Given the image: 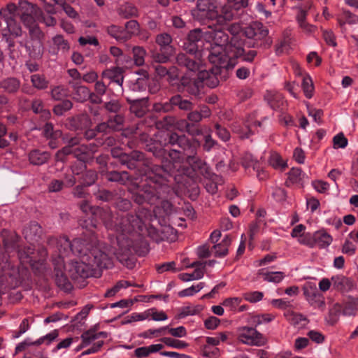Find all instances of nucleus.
Returning a JSON list of instances; mask_svg holds the SVG:
<instances>
[{"label":"nucleus","mask_w":358,"mask_h":358,"mask_svg":"<svg viewBox=\"0 0 358 358\" xmlns=\"http://www.w3.org/2000/svg\"><path fill=\"white\" fill-rule=\"evenodd\" d=\"M170 103L173 106H178L180 110H190L194 106L190 101L182 99L180 95H176L171 97Z\"/></svg>","instance_id":"nucleus-30"},{"label":"nucleus","mask_w":358,"mask_h":358,"mask_svg":"<svg viewBox=\"0 0 358 358\" xmlns=\"http://www.w3.org/2000/svg\"><path fill=\"white\" fill-rule=\"evenodd\" d=\"M259 274L262 275L264 280L273 283H279L285 276L284 273L281 271L264 272L261 270L259 271Z\"/></svg>","instance_id":"nucleus-32"},{"label":"nucleus","mask_w":358,"mask_h":358,"mask_svg":"<svg viewBox=\"0 0 358 358\" xmlns=\"http://www.w3.org/2000/svg\"><path fill=\"white\" fill-rule=\"evenodd\" d=\"M58 331L57 330H53L50 333L35 341V343L37 344V346L43 343L49 345L58 336Z\"/></svg>","instance_id":"nucleus-51"},{"label":"nucleus","mask_w":358,"mask_h":358,"mask_svg":"<svg viewBox=\"0 0 358 358\" xmlns=\"http://www.w3.org/2000/svg\"><path fill=\"white\" fill-rule=\"evenodd\" d=\"M0 87L8 93H15L20 87V81L13 77L6 78L0 83Z\"/></svg>","instance_id":"nucleus-26"},{"label":"nucleus","mask_w":358,"mask_h":358,"mask_svg":"<svg viewBox=\"0 0 358 358\" xmlns=\"http://www.w3.org/2000/svg\"><path fill=\"white\" fill-rule=\"evenodd\" d=\"M6 22L7 24V27L12 35L16 37L20 36L22 35V28L13 18L6 20Z\"/></svg>","instance_id":"nucleus-49"},{"label":"nucleus","mask_w":358,"mask_h":358,"mask_svg":"<svg viewBox=\"0 0 358 358\" xmlns=\"http://www.w3.org/2000/svg\"><path fill=\"white\" fill-rule=\"evenodd\" d=\"M22 8L20 16L24 25L28 29L37 25L36 19L41 14V10L27 1L22 3Z\"/></svg>","instance_id":"nucleus-10"},{"label":"nucleus","mask_w":358,"mask_h":358,"mask_svg":"<svg viewBox=\"0 0 358 358\" xmlns=\"http://www.w3.org/2000/svg\"><path fill=\"white\" fill-rule=\"evenodd\" d=\"M231 238L227 235L222 241L213 246L214 255L217 257H223L228 254V248L231 243Z\"/></svg>","instance_id":"nucleus-27"},{"label":"nucleus","mask_w":358,"mask_h":358,"mask_svg":"<svg viewBox=\"0 0 358 358\" xmlns=\"http://www.w3.org/2000/svg\"><path fill=\"white\" fill-rule=\"evenodd\" d=\"M29 35L32 40L36 41L38 43V56H42V39L44 37V34L43 31L40 29L39 27L37 25L29 28Z\"/></svg>","instance_id":"nucleus-28"},{"label":"nucleus","mask_w":358,"mask_h":358,"mask_svg":"<svg viewBox=\"0 0 358 358\" xmlns=\"http://www.w3.org/2000/svg\"><path fill=\"white\" fill-rule=\"evenodd\" d=\"M284 316L287 320L294 326L304 325L308 319L303 315L294 312L292 310H287L285 312Z\"/></svg>","instance_id":"nucleus-25"},{"label":"nucleus","mask_w":358,"mask_h":358,"mask_svg":"<svg viewBox=\"0 0 358 358\" xmlns=\"http://www.w3.org/2000/svg\"><path fill=\"white\" fill-rule=\"evenodd\" d=\"M205 38L211 41V45L225 47L228 45H233L232 43H228L229 36L220 28L206 31Z\"/></svg>","instance_id":"nucleus-14"},{"label":"nucleus","mask_w":358,"mask_h":358,"mask_svg":"<svg viewBox=\"0 0 358 358\" xmlns=\"http://www.w3.org/2000/svg\"><path fill=\"white\" fill-rule=\"evenodd\" d=\"M123 73L122 68L114 66L103 71L101 78L109 79L111 82L115 83L120 87H122L124 81Z\"/></svg>","instance_id":"nucleus-16"},{"label":"nucleus","mask_w":358,"mask_h":358,"mask_svg":"<svg viewBox=\"0 0 358 358\" xmlns=\"http://www.w3.org/2000/svg\"><path fill=\"white\" fill-rule=\"evenodd\" d=\"M173 52L166 50H163L160 52H155L152 54V59L154 62L159 64L166 63L169 59L170 56Z\"/></svg>","instance_id":"nucleus-50"},{"label":"nucleus","mask_w":358,"mask_h":358,"mask_svg":"<svg viewBox=\"0 0 358 358\" xmlns=\"http://www.w3.org/2000/svg\"><path fill=\"white\" fill-rule=\"evenodd\" d=\"M169 143L171 145H178L185 152V155L188 159L194 158L196 154V149L199 146V142L196 140L190 141L185 135H178L176 133H172L169 135Z\"/></svg>","instance_id":"nucleus-8"},{"label":"nucleus","mask_w":358,"mask_h":358,"mask_svg":"<svg viewBox=\"0 0 358 358\" xmlns=\"http://www.w3.org/2000/svg\"><path fill=\"white\" fill-rule=\"evenodd\" d=\"M32 85L38 90L46 89L48 86V81L46 78L40 74H34L31 76Z\"/></svg>","instance_id":"nucleus-39"},{"label":"nucleus","mask_w":358,"mask_h":358,"mask_svg":"<svg viewBox=\"0 0 358 358\" xmlns=\"http://www.w3.org/2000/svg\"><path fill=\"white\" fill-rule=\"evenodd\" d=\"M69 84L72 88V96L75 100L83 102L89 99L90 92L87 87L78 82H69Z\"/></svg>","instance_id":"nucleus-18"},{"label":"nucleus","mask_w":358,"mask_h":358,"mask_svg":"<svg viewBox=\"0 0 358 358\" xmlns=\"http://www.w3.org/2000/svg\"><path fill=\"white\" fill-rule=\"evenodd\" d=\"M302 88L306 98L310 99L313 95L314 86L311 77L306 75L303 78Z\"/></svg>","instance_id":"nucleus-38"},{"label":"nucleus","mask_w":358,"mask_h":358,"mask_svg":"<svg viewBox=\"0 0 358 358\" xmlns=\"http://www.w3.org/2000/svg\"><path fill=\"white\" fill-rule=\"evenodd\" d=\"M107 31L109 35L120 41H125L129 38L127 34L115 25H111L108 27Z\"/></svg>","instance_id":"nucleus-35"},{"label":"nucleus","mask_w":358,"mask_h":358,"mask_svg":"<svg viewBox=\"0 0 358 358\" xmlns=\"http://www.w3.org/2000/svg\"><path fill=\"white\" fill-rule=\"evenodd\" d=\"M22 3L21 2L19 6H16L13 3H9L4 8H2L0 10V15H1L5 20L8 19H13L14 17L17 15H20L21 12H22Z\"/></svg>","instance_id":"nucleus-20"},{"label":"nucleus","mask_w":358,"mask_h":358,"mask_svg":"<svg viewBox=\"0 0 358 358\" xmlns=\"http://www.w3.org/2000/svg\"><path fill=\"white\" fill-rule=\"evenodd\" d=\"M144 222V219L138 215L127 214L116 224V230L127 234L136 229L142 230Z\"/></svg>","instance_id":"nucleus-9"},{"label":"nucleus","mask_w":358,"mask_h":358,"mask_svg":"<svg viewBox=\"0 0 358 358\" xmlns=\"http://www.w3.org/2000/svg\"><path fill=\"white\" fill-rule=\"evenodd\" d=\"M96 178L97 176L94 171H86L82 176V182L84 185L90 186L95 182Z\"/></svg>","instance_id":"nucleus-52"},{"label":"nucleus","mask_w":358,"mask_h":358,"mask_svg":"<svg viewBox=\"0 0 358 358\" xmlns=\"http://www.w3.org/2000/svg\"><path fill=\"white\" fill-rule=\"evenodd\" d=\"M203 37V34L200 29H195L189 31L187 38L188 41L196 44Z\"/></svg>","instance_id":"nucleus-59"},{"label":"nucleus","mask_w":358,"mask_h":358,"mask_svg":"<svg viewBox=\"0 0 358 358\" xmlns=\"http://www.w3.org/2000/svg\"><path fill=\"white\" fill-rule=\"evenodd\" d=\"M268 30L261 22H255L249 27H245L244 35L248 38L256 41L263 40L267 37Z\"/></svg>","instance_id":"nucleus-13"},{"label":"nucleus","mask_w":358,"mask_h":358,"mask_svg":"<svg viewBox=\"0 0 358 358\" xmlns=\"http://www.w3.org/2000/svg\"><path fill=\"white\" fill-rule=\"evenodd\" d=\"M269 164L275 169H283L287 166L286 163L282 159L277 152H272L268 159Z\"/></svg>","instance_id":"nucleus-42"},{"label":"nucleus","mask_w":358,"mask_h":358,"mask_svg":"<svg viewBox=\"0 0 358 358\" xmlns=\"http://www.w3.org/2000/svg\"><path fill=\"white\" fill-rule=\"evenodd\" d=\"M204 276L202 268L194 269L192 273H183L178 275L179 279L183 282H189L195 280H200Z\"/></svg>","instance_id":"nucleus-36"},{"label":"nucleus","mask_w":358,"mask_h":358,"mask_svg":"<svg viewBox=\"0 0 358 358\" xmlns=\"http://www.w3.org/2000/svg\"><path fill=\"white\" fill-rule=\"evenodd\" d=\"M185 49L186 50L187 52L189 54V56L190 58H193L195 59V58H197L199 59V57L201 56V54L199 52L198 47L196 44L192 43L191 42H189L188 44L185 45Z\"/></svg>","instance_id":"nucleus-57"},{"label":"nucleus","mask_w":358,"mask_h":358,"mask_svg":"<svg viewBox=\"0 0 358 358\" xmlns=\"http://www.w3.org/2000/svg\"><path fill=\"white\" fill-rule=\"evenodd\" d=\"M171 42V36L166 33L158 34L156 37V43L160 46V51L166 50L173 52Z\"/></svg>","instance_id":"nucleus-34"},{"label":"nucleus","mask_w":358,"mask_h":358,"mask_svg":"<svg viewBox=\"0 0 358 358\" xmlns=\"http://www.w3.org/2000/svg\"><path fill=\"white\" fill-rule=\"evenodd\" d=\"M55 243L57 244L59 257L63 259L70 252L82 257L84 255L92 256L91 251L93 249L97 248L98 250H103L99 242L94 234L90 235L87 238H75L72 243L65 236L60 237L59 239H50V244ZM91 258L93 257H91Z\"/></svg>","instance_id":"nucleus-3"},{"label":"nucleus","mask_w":358,"mask_h":358,"mask_svg":"<svg viewBox=\"0 0 358 358\" xmlns=\"http://www.w3.org/2000/svg\"><path fill=\"white\" fill-rule=\"evenodd\" d=\"M61 137L66 145L57 152L55 158L57 161L63 162L66 156L72 153L74 147L80 144L81 138L78 136H71L69 134L62 135Z\"/></svg>","instance_id":"nucleus-12"},{"label":"nucleus","mask_w":358,"mask_h":358,"mask_svg":"<svg viewBox=\"0 0 358 358\" xmlns=\"http://www.w3.org/2000/svg\"><path fill=\"white\" fill-rule=\"evenodd\" d=\"M146 80L144 78H137L129 83V89L133 92H141L145 90Z\"/></svg>","instance_id":"nucleus-53"},{"label":"nucleus","mask_w":358,"mask_h":358,"mask_svg":"<svg viewBox=\"0 0 358 358\" xmlns=\"http://www.w3.org/2000/svg\"><path fill=\"white\" fill-rule=\"evenodd\" d=\"M79 175L76 167H73L71 170L67 171L64 176V185L66 187H73L76 182V176Z\"/></svg>","instance_id":"nucleus-40"},{"label":"nucleus","mask_w":358,"mask_h":358,"mask_svg":"<svg viewBox=\"0 0 358 358\" xmlns=\"http://www.w3.org/2000/svg\"><path fill=\"white\" fill-rule=\"evenodd\" d=\"M2 270L3 273V275L5 277H15L18 273L17 268H15L14 266L11 265V264L8 262H6L5 263V265L2 266Z\"/></svg>","instance_id":"nucleus-61"},{"label":"nucleus","mask_w":358,"mask_h":358,"mask_svg":"<svg viewBox=\"0 0 358 358\" xmlns=\"http://www.w3.org/2000/svg\"><path fill=\"white\" fill-rule=\"evenodd\" d=\"M91 151L88 145L79 144L77 147L73 148L71 154L78 159L84 162L90 157Z\"/></svg>","instance_id":"nucleus-31"},{"label":"nucleus","mask_w":358,"mask_h":358,"mask_svg":"<svg viewBox=\"0 0 358 358\" xmlns=\"http://www.w3.org/2000/svg\"><path fill=\"white\" fill-rule=\"evenodd\" d=\"M313 3L310 1H306L303 6L296 7L297 10L296 21L300 28L306 33L310 34L315 32L316 27L306 22L307 12L311 9Z\"/></svg>","instance_id":"nucleus-11"},{"label":"nucleus","mask_w":358,"mask_h":358,"mask_svg":"<svg viewBox=\"0 0 358 358\" xmlns=\"http://www.w3.org/2000/svg\"><path fill=\"white\" fill-rule=\"evenodd\" d=\"M53 264L56 271V282L58 286L65 290L70 289L71 287V283L63 273V270L66 267L64 259L60 257L54 259Z\"/></svg>","instance_id":"nucleus-15"},{"label":"nucleus","mask_w":358,"mask_h":358,"mask_svg":"<svg viewBox=\"0 0 358 358\" xmlns=\"http://www.w3.org/2000/svg\"><path fill=\"white\" fill-rule=\"evenodd\" d=\"M148 317H151L155 321H164L167 320V315L164 311H158L155 308L148 310Z\"/></svg>","instance_id":"nucleus-55"},{"label":"nucleus","mask_w":358,"mask_h":358,"mask_svg":"<svg viewBox=\"0 0 358 358\" xmlns=\"http://www.w3.org/2000/svg\"><path fill=\"white\" fill-rule=\"evenodd\" d=\"M237 339L243 344L255 346H262L267 342L266 338L256 329L249 327L237 329Z\"/></svg>","instance_id":"nucleus-7"},{"label":"nucleus","mask_w":358,"mask_h":358,"mask_svg":"<svg viewBox=\"0 0 358 358\" xmlns=\"http://www.w3.org/2000/svg\"><path fill=\"white\" fill-rule=\"evenodd\" d=\"M242 164L245 168L252 167L253 169L257 172V176L259 177L260 176V162L257 160L251 154L247 153L243 157Z\"/></svg>","instance_id":"nucleus-33"},{"label":"nucleus","mask_w":358,"mask_h":358,"mask_svg":"<svg viewBox=\"0 0 358 358\" xmlns=\"http://www.w3.org/2000/svg\"><path fill=\"white\" fill-rule=\"evenodd\" d=\"M338 24L343 27L345 24H355L358 23V16L349 10H343L338 18Z\"/></svg>","instance_id":"nucleus-29"},{"label":"nucleus","mask_w":358,"mask_h":358,"mask_svg":"<svg viewBox=\"0 0 358 358\" xmlns=\"http://www.w3.org/2000/svg\"><path fill=\"white\" fill-rule=\"evenodd\" d=\"M334 148L336 149L345 148L348 145V139L343 133L336 135L333 138Z\"/></svg>","instance_id":"nucleus-54"},{"label":"nucleus","mask_w":358,"mask_h":358,"mask_svg":"<svg viewBox=\"0 0 358 358\" xmlns=\"http://www.w3.org/2000/svg\"><path fill=\"white\" fill-rule=\"evenodd\" d=\"M241 299L238 297L227 298L223 301L222 305L230 310H234L240 305Z\"/></svg>","instance_id":"nucleus-56"},{"label":"nucleus","mask_w":358,"mask_h":358,"mask_svg":"<svg viewBox=\"0 0 358 358\" xmlns=\"http://www.w3.org/2000/svg\"><path fill=\"white\" fill-rule=\"evenodd\" d=\"M243 48L235 45L225 47L211 45L208 59L215 66L228 70L235 66L236 59L243 55Z\"/></svg>","instance_id":"nucleus-4"},{"label":"nucleus","mask_w":358,"mask_h":358,"mask_svg":"<svg viewBox=\"0 0 358 358\" xmlns=\"http://www.w3.org/2000/svg\"><path fill=\"white\" fill-rule=\"evenodd\" d=\"M205 285L204 282H199L196 285H192L187 289H182L178 292V296L180 297H185L192 296L199 292Z\"/></svg>","instance_id":"nucleus-46"},{"label":"nucleus","mask_w":358,"mask_h":358,"mask_svg":"<svg viewBox=\"0 0 358 358\" xmlns=\"http://www.w3.org/2000/svg\"><path fill=\"white\" fill-rule=\"evenodd\" d=\"M99 338V335L94 330H89L81 335L82 343L80 348H84Z\"/></svg>","instance_id":"nucleus-43"},{"label":"nucleus","mask_w":358,"mask_h":358,"mask_svg":"<svg viewBox=\"0 0 358 358\" xmlns=\"http://www.w3.org/2000/svg\"><path fill=\"white\" fill-rule=\"evenodd\" d=\"M134 60L137 66H142L145 63L146 52L142 47L136 46L133 48Z\"/></svg>","instance_id":"nucleus-44"},{"label":"nucleus","mask_w":358,"mask_h":358,"mask_svg":"<svg viewBox=\"0 0 358 358\" xmlns=\"http://www.w3.org/2000/svg\"><path fill=\"white\" fill-rule=\"evenodd\" d=\"M42 233L41 226L36 222H31L28 226L25 227L23 229L24 238L29 241H36L40 237Z\"/></svg>","instance_id":"nucleus-21"},{"label":"nucleus","mask_w":358,"mask_h":358,"mask_svg":"<svg viewBox=\"0 0 358 358\" xmlns=\"http://www.w3.org/2000/svg\"><path fill=\"white\" fill-rule=\"evenodd\" d=\"M51 95L54 99L61 100L67 96V90L62 86H57L52 90Z\"/></svg>","instance_id":"nucleus-60"},{"label":"nucleus","mask_w":358,"mask_h":358,"mask_svg":"<svg viewBox=\"0 0 358 358\" xmlns=\"http://www.w3.org/2000/svg\"><path fill=\"white\" fill-rule=\"evenodd\" d=\"M304 177V174L302 173L301 169L292 168L288 173V181L292 184L299 183L301 182Z\"/></svg>","instance_id":"nucleus-45"},{"label":"nucleus","mask_w":358,"mask_h":358,"mask_svg":"<svg viewBox=\"0 0 358 358\" xmlns=\"http://www.w3.org/2000/svg\"><path fill=\"white\" fill-rule=\"evenodd\" d=\"M151 170L154 176H150V183L142 193H137L134 196L135 202L138 204L145 202L154 204L159 199H166L170 192L166 176L173 171V169L155 165Z\"/></svg>","instance_id":"nucleus-1"},{"label":"nucleus","mask_w":358,"mask_h":358,"mask_svg":"<svg viewBox=\"0 0 358 358\" xmlns=\"http://www.w3.org/2000/svg\"><path fill=\"white\" fill-rule=\"evenodd\" d=\"M52 44L50 46L48 51L52 55H57L60 51L65 53L70 49L69 42L62 35H56L52 38Z\"/></svg>","instance_id":"nucleus-17"},{"label":"nucleus","mask_w":358,"mask_h":358,"mask_svg":"<svg viewBox=\"0 0 358 358\" xmlns=\"http://www.w3.org/2000/svg\"><path fill=\"white\" fill-rule=\"evenodd\" d=\"M265 99L274 110L279 109L284 104V97L279 92H267L265 95Z\"/></svg>","instance_id":"nucleus-22"},{"label":"nucleus","mask_w":358,"mask_h":358,"mask_svg":"<svg viewBox=\"0 0 358 358\" xmlns=\"http://www.w3.org/2000/svg\"><path fill=\"white\" fill-rule=\"evenodd\" d=\"M217 136L223 141H227L230 138V134L229 131L222 127L220 124H216L215 126Z\"/></svg>","instance_id":"nucleus-63"},{"label":"nucleus","mask_w":358,"mask_h":358,"mask_svg":"<svg viewBox=\"0 0 358 358\" xmlns=\"http://www.w3.org/2000/svg\"><path fill=\"white\" fill-rule=\"evenodd\" d=\"M44 136L48 138L57 139L62 136L60 130L54 131L53 125L51 123H46L43 128Z\"/></svg>","instance_id":"nucleus-47"},{"label":"nucleus","mask_w":358,"mask_h":358,"mask_svg":"<svg viewBox=\"0 0 358 358\" xmlns=\"http://www.w3.org/2000/svg\"><path fill=\"white\" fill-rule=\"evenodd\" d=\"M119 14L122 17L128 19L137 15V9L132 4L126 3L120 8Z\"/></svg>","instance_id":"nucleus-41"},{"label":"nucleus","mask_w":358,"mask_h":358,"mask_svg":"<svg viewBox=\"0 0 358 358\" xmlns=\"http://www.w3.org/2000/svg\"><path fill=\"white\" fill-rule=\"evenodd\" d=\"M196 7L193 15L200 21L215 20L217 24H223L234 17L232 10L226 6L222 8V13L219 14L217 6L209 0H198Z\"/></svg>","instance_id":"nucleus-5"},{"label":"nucleus","mask_w":358,"mask_h":358,"mask_svg":"<svg viewBox=\"0 0 358 358\" xmlns=\"http://www.w3.org/2000/svg\"><path fill=\"white\" fill-rule=\"evenodd\" d=\"M91 256L84 255L80 260L71 261L68 265V272L75 280L87 278L94 274L96 268H108L113 265L111 259L101 250L97 248L91 251Z\"/></svg>","instance_id":"nucleus-2"},{"label":"nucleus","mask_w":358,"mask_h":358,"mask_svg":"<svg viewBox=\"0 0 358 358\" xmlns=\"http://www.w3.org/2000/svg\"><path fill=\"white\" fill-rule=\"evenodd\" d=\"M176 62L178 66L185 67L192 72L198 71L195 78L200 85L204 83L211 88L215 87L218 85V80L213 73L201 69L200 62L187 56L185 53H179L176 57Z\"/></svg>","instance_id":"nucleus-6"},{"label":"nucleus","mask_w":358,"mask_h":358,"mask_svg":"<svg viewBox=\"0 0 358 358\" xmlns=\"http://www.w3.org/2000/svg\"><path fill=\"white\" fill-rule=\"evenodd\" d=\"M162 341L167 346L172 347L177 349H183L188 346V344L185 341L173 339L169 337H164L162 339Z\"/></svg>","instance_id":"nucleus-48"},{"label":"nucleus","mask_w":358,"mask_h":358,"mask_svg":"<svg viewBox=\"0 0 358 358\" xmlns=\"http://www.w3.org/2000/svg\"><path fill=\"white\" fill-rule=\"evenodd\" d=\"M358 308V297H348L343 303L342 314L345 316H354Z\"/></svg>","instance_id":"nucleus-24"},{"label":"nucleus","mask_w":358,"mask_h":358,"mask_svg":"<svg viewBox=\"0 0 358 358\" xmlns=\"http://www.w3.org/2000/svg\"><path fill=\"white\" fill-rule=\"evenodd\" d=\"M50 157V154L48 152H41L34 150L29 154V159L31 164L34 165H42L46 163Z\"/></svg>","instance_id":"nucleus-23"},{"label":"nucleus","mask_w":358,"mask_h":358,"mask_svg":"<svg viewBox=\"0 0 358 358\" xmlns=\"http://www.w3.org/2000/svg\"><path fill=\"white\" fill-rule=\"evenodd\" d=\"M307 336L312 341L317 344L323 343L325 338L324 336L321 332L316 330L309 331L307 333Z\"/></svg>","instance_id":"nucleus-64"},{"label":"nucleus","mask_w":358,"mask_h":358,"mask_svg":"<svg viewBox=\"0 0 358 358\" xmlns=\"http://www.w3.org/2000/svg\"><path fill=\"white\" fill-rule=\"evenodd\" d=\"M156 73L160 76L164 77L165 76H170L171 80H174L177 77V69L176 67L171 68L169 71H168L164 66L161 64H156L153 66Z\"/></svg>","instance_id":"nucleus-37"},{"label":"nucleus","mask_w":358,"mask_h":358,"mask_svg":"<svg viewBox=\"0 0 358 358\" xmlns=\"http://www.w3.org/2000/svg\"><path fill=\"white\" fill-rule=\"evenodd\" d=\"M263 292L255 291L251 292L245 293L244 295L245 299L251 303H256L259 301L263 298Z\"/></svg>","instance_id":"nucleus-62"},{"label":"nucleus","mask_w":358,"mask_h":358,"mask_svg":"<svg viewBox=\"0 0 358 358\" xmlns=\"http://www.w3.org/2000/svg\"><path fill=\"white\" fill-rule=\"evenodd\" d=\"M314 233H306L304 235L298 239L299 243L302 245H305L309 248H315L314 247Z\"/></svg>","instance_id":"nucleus-58"},{"label":"nucleus","mask_w":358,"mask_h":358,"mask_svg":"<svg viewBox=\"0 0 358 358\" xmlns=\"http://www.w3.org/2000/svg\"><path fill=\"white\" fill-rule=\"evenodd\" d=\"M313 237L314 247H318L320 249L327 248L333 241L332 236L324 229L315 231Z\"/></svg>","instance_id":"nucleus-19"}]
</instances>
